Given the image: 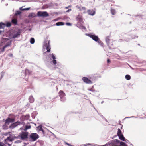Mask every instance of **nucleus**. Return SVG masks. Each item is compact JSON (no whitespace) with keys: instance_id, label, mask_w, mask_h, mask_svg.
Returning a JSON list of instances; mask_svg holds the SVG:
<instances>
[{"instance_id":"7ed1b4c3","label":"nucleus","mask_w":146,"mask_h":146,"mask_svg":"<svg viewBox=\"0 0 146 146\" xmlns=\"http://www.w3.org/2000/svg\"><path fill=\"white\" fill-rule=\"evenodd\" d=\"M39 137L38 135L36 133H31L29 136L30 139L32 141H35Z\"/></svg>"},{"instance_id":"c85d7f7f","label":"nucleus","mask_w":146,"mask_h":146,"mask_svg":"<svg viewBox=\"0 0 146 146\" xmlns=\"http://www.w3.org/2000/svg\"><path fill=\"white\" fill-rule=\"evenodd\" d=\"M120 144L121 146H127V145L124 142H120Z\"/></svg>"},{"instance_id":"c03bdc74","label":"nucleus","mask_w":146,"mask_h":146,"mask_svg":"<svg viewBox=\"0 0 146 146\" xmlns=\"http://www.w3.org/2000/svg\"><path fill=\"white\" fill-rule=\"evenodd\" d=\"M110 62V60L109 59H108L107 60V62L108 63H109Z\"/></svg>"},{"instance_id":"5701e85b","label":"nucleus","mask_w":146,"mask_h":146,"mask_svg":"<svg viewBox=\"0 0 146 146\" xmlns=\"http://www.w3.org/2000/svg\"><path fill=\"white\" fill-rule=\"evenodd\" d=\"M64 25V23L62 22H57L56 23V25L57 26H60V25Z\"/></svg>"},{"instance_id":"ea45409f","label":"nucleus","mask_w":146,"mask_h":146,"mask_svg":"<svg viewBox=\"0 0 146 146\" xmlns=\"http://www.w3.org/2000/svg\"><path fill=\"white\" fill-rule=\"evenodd\" d=\"M65 144L67 145L68 146H72V145H71L70 144L66 142H65Z\"/></svg>"},{"instance_id":"aec40b11","label":"nucleus","mask_w":146,"mask_h":146,"mask_svg":"<svg viewBox=\"0 0 146 146\" xmlns=\"http://www.w3.org/2000/svg\"><path fill=\"white\" fill-rule=\"evenodd\" d=\"M29 102L31 103H33L34 100V99L33 96H30L29 98Z\"/></svg>"},{"instance_id":"9d476101","label":"nucleus","mask_w":146,"mask_h":146,"mask_svg":"<svg viewBox=\"0 0 146 146\" xmlns=\"http://www.w3.org/2000/svg\"><path fill=\"white\" fill-rule=\"evenodd\" d=\"M76 20L80 23H83L82 16L80 15H78L76 18Z\"/></svg>"},{"instance_id":"f3484780","label":"nucleus","mask_w":146,"mask_h":146,"mask_svg":"<svg viewBox=\"0 0 146 146\" xmlns=\"http://www.w3.org/2000/svg\"><path fill=\"white\" fill-rule=\"evenodd\" d=\"M88 12L89 15H94L95 13V11L93 10H88Z\"/></svg>"},{"instance_id":"e433bc0d","label":"nucleus","mask_w":146,"mask_h":146,"mask_svg":"<svg viewBox=\"0 0 146 146\" xmlns=\"http://www.w3.org/2000/svg\"><path fill=\"white\" fill-rule=\"evenodd\" d=\"M8 56L10 57H12L13 56V54L12 53H10L8 54Z\"/></svg>"},{"instance_id":"58836bf2","label":"nucleus","mask_w":146,"mask_h":146,"mask_svg":"<svg viewBox=\"0 0 146 146\" xmlns=\"http://www.w3.org/2000/svg\"><path fill=\"white\" fill-rule=\"evenodd\" d=\"M66 25H68V26L71 25V24L70 23H66Z\"/></svg>"},{"instance_id":"dca6fc26","label":"nucleus","mask_w":146,"mask_h":146,"mask_svg":"<svg viewBox=\"0 0 146 146\" xmlns=\"http://www.w3.org/2000/svg\"><path fill=\"white\" fill-rule=\"evenodd\" d=\"M119 137V139L120 140L124 141H126V139L124 137L123 135L122 134L121 135H119V136H118Z\"/></svg>"},{"instance_id":"4468645a","label":"nucleus","mask_w":146,"mask_h":146,"mask_svg":"<svg viewBox=\"0 0 146 146\" xmlns=\"http://www.w3.org/2000/svg\"><path fill=\"white\" fill-rule=\"evenodd\" d=\"M59 96L61 98H62L65 95V94L64 93V92L60 90L59 92Z\"/></svg>"},{"instance_id":"6ab92c4d","label":"nucleus","mask_w":146,"mask_h":146,"mask_svg":"<svg viewBox=\"0 0 146 146\" xmlns=\"http://www.w3.org/2000/svg\"><path fill=\"white\" fill-rule=\"evenodd\" d=\"M6 27V24L2 22L0 23V29H3Z\"/></svg>"},{"instance_id":"423d86ee","label":"nucleus","mask_w":146,"mask_h":146,"mask_svg":"<svg viewBox=\"0 0 146 146\" xmlns=\"http://www.w3.org/2000/svg\"><path fill=\"white\" fill-rule=\"evenodd\" d=\"M15 121V118H11L9 117L7 118L5 121V124L8 125L10 123H13Z\"/></svg>"},{"instance_id":"a878e982","label":"nucleus","mask_w":146,"mask_h":146,"mask_svg":"<svg viewBox=\"0 0 146 146\" xmlns=\"http://www.w3.org/2000/svg\"><path fill=\"white\" fill-rule=\"evenodd\" d=\"M38 129L39 130V131H42V132H44V130L42 129V126H39L37 127Z\"/></svg>"},{"instance_id":"393cba45","label":"nucleus","mask_w":146,"mask_h":146,"mask_svg":"<svg viewBox=\"0 0 146 146\" xmlns=\"http://www.w3.org/2000/svg\"><path fill=\"white\" fill-rule=\"evenodd\" d=\"M20 34V32L19 31L17 32L15 34L13 35V37L16 38L18 37V36Z\"/></svg>"},{"instance_id":"a19ab883","label":"nucleus","mask_w":146,"mask_h":146,"mask_svg":"<svg viewBox=\"0 0 146 146\" xmlns=\"http://www.w3.org/2000/svg\"><path fill=\"white\" fill-rule=\"evenodd\" d=\"M0 146H4V144L3 143L0 142Z\"/></svg>"},{"instance_id":"7c9ffc66","label":"nucleus","mask_w":146,"mask_h":146,"mask_svg":"<svg viewBox=\"0 0 146 146\" xmlns=\"http://www.w3.org/2000/svg\"><path fill=\"white\" fill-rule=\"evenodd\" d=\"M125 78L127 80H129L131 79V76L129 75H127L125 76Z\"/></svg>"},{"instance_id":"49530a36","label":"nucleus","mask_w":146,"mask_h":146,"mask_svg":"<svg viewBox=\"0 0 146 146\" xmlns=\"http://www.w3.org/2000/svg\"><path fill=\"white\" fill-rule=\"evenodd\" d=\"M8 145L9 146H11V144H8Z\"/></svg>"},{"instance_id":"bb28decb","label":"nucleus","mask_w":146,"mask_h":146,"mask_svg":"<svg viewBox=\"0 0 146 146\" xmlns=\"http://www.w3.org/2000/svg\"><path fill=\"white\" fill-rule=\"evenodd\" d=\"M12 22L13 24L16 25L17 23V20L15 19H13L12 20Z\"/></svg>"},{"instance_id":"412c9836","label":"nucleus","mask_w":146,"mask_h":146,"mask_svg":"<svg viewBox=\"0 0 146 146\" xmlns=\"http://www.w3.org/2000/svg\"><path fill=\"white\" fill-rule=\"evenodd\" d=\"M103 146H113L112 144L111 141L108 142Z\"/></svg>"},{"instance_id":"f8f14e48","label":"nucleus","mask_w":146,"mask_h":146,"mask_svg":"<svg viewBox=\"0 0 146 146\" xmlns=\"http://www.w3.org/2000/svg\"><path fill=\"white\" fill-rule=\"evenodd\" d=\"M113 146H117V144L120 143V141L118 139L113 140L111 141Z\"/></svg>"},{"instance_id":"ddd939ff","label":"nucleus","mask_w":146,"mask_h":146,"mask_svg":"<svg viewBox=\"0 0 146 146\" xmlns=\"http://www.w3.org/2000/svg\"><path fill=\"white\" fill-rule=\"evenodd\" d=\"M45 47H46V49L47 50V52H49L50 51V41H48V43L47 44L46 43L45 44Z\"/></svg>"},{"instance_id":"f03ea898","label":"nucleus","mask_w":146,"mask_h":146,"mask_svg":"<svg viewBox=\"0 0 146 146\" xmlns=\"http://www.w3.org/2000/svg\"><path fill=\"white\" fill-rule=\"evenodd\" d=\"M87 35L91 38L93 40L101 44L102 42L98 37L96 35H92L90 34H88Z\"/></svg>"},{"instance_id":"6e6552de","label":"nucleus","mask_w":146,"mask_h":146,"mask_svg":"<svg viewBox=\"0 0 146 146\" xmlns=\"http://www.w3.org/2000/svg\"><path fill=\"white\" fill-rule=\"evenodd\" d=\"M106 41L108 46H110L113 44L112 42L110 43V39L109 36H107L106 38Z\"/></svg>"},{"instance_id":"f704fd0d","label":"nucleus","mask_w":146,"mask_h":146,"mask_svg":"<svg viewBox=\"0 0 146 146\" xmlns=\"http://www.w3.org/2000/svg\"><path fill=\"white\" fill-rule=\"evenodd\" d=\"M29 9H30L29 8H25V9H22V8H20V9H21L22 10H29Z\"/></svg>"},{"instance_id":"72a5a7b5","label":"nucleus","mask_w":146,"mask_h":146,"mask_svg":"<svg viewBox=\"0 0 146 146\" xmlns=\"http://www.w3.org/2000/svg\"><path fill=\"white\" fill-rule=\"evenodd\" d=\"M51 57L52 58L53 60H55L56 59V58L55 56L54 55V54L52 53L51 54Z\"/></svg>"},{"instance_id":"79ce46f5","label":"nucleus","mask_w":146,"mask_h":146,"mask_svg":"<svg viewBox=\"0 0 146 146\" xmlns=\"http://www.w3.org/2000/svg\"><path fill=\"white\" fill-rule=\"evenodd\" d=\"M71 7V5H69V6H68L67 7H65V8L66 9H68L69 8Z\"/></svg>"},{"instance_id":"2f4dec72","label":"nucleus","mask_w":146,"mask_h":146,"mask_svg":"<svg viewBox=\"0 0 146 146\" xmlns=\"http://www.w3.org/2000/svg\"><path fill=\"white\" fill-rule=\"evenodd\" d=\"M30 43L32 44H33L35 42V39L33 38H31L30 40Z\"/></svg>"},{"instance_id":"39448f33","label":"nucleus","mask_w":146,"mask_h":146,"mask_svg":"<svg viewBox=\"0 0 146 146\" xmlns=\"http://www.w3.org/2000/svg\"><path fill=\"white\" fill-rule=\"evenodd\" d=\"M21 122L19 121H17L11 124L9 126V128L11 129H13L17 126L21 124Z\"/></svg>"},{"instance_id":"9b49d317","label":"nucleus","mask_w":146,"mask_h":146,"mask_svg":"<svg viewBox=\"0 0 146 146\" xmlns=\"http://www.w3.org/2000/svg\"><path fill=\"white\" fill-rule=\"evenodd\" d=\"M11 44V41L8 42L6 44L3 48L1 50V52H3L5 50V49L7 47L10 46Z\"/></svg>"},{"instance_id":"37998d69","label":"nucleus","mask_w":146,"mask_h":146,"mask_svg":"<svg viewBox=\"0 0 146 146\" xmlns=\"http://www.w3.org/2000/svg\"><path fill=\"white\" fill-rule=\"evenodd\" d=\"M3 39L5 41H7L9 40L8 39L5 38H3Z\"/></svg>"},{"instance_id":"1a4fd4ad","label":"nucleus","mask_w":146,"mask_h":146,"mask_svg":"<svg viewBox=\"0 0 146 146\" xmlns=\"http://www.w3.org/2000/svg\"><path fill=\"white\" fill-rule=\"evenodd\" d=\"M76 7L77 9H79V11H84V13H85L86 12V8L85 7H80L79 5H78L76 6Z\"/></svg>"},{"instance_id":"cd10ccee","label":"nucleus","mask_w":146,"mask_h":146,"mask_svg":"<svg viewBox=\"0 0 146 146\" xmlns=\"http://www.w3.org/2000/svg\"><path fill=\"white\" fill-rule=\"evenodd\" d=\"M122 134L121 131V130L119 128H118V132L117 133V135L119 136V135H121Z\"/></svg>"},{"instance_id":"a18cd8bd","label":"nucleus","mask_w":146,"mask_h":146,"mask_svg":"<svg viewBox=\"0 0 146 146\" xmlns=\"http://www.w3.org/2000/svg\"><path fill=\"white\" fill-rule=\"evenodd\" d=\"M71 11V9H69V10H67L66 11V12H69L70 11Z\"/></svg>"},{"instance_id":"f257e3e1","label":"nucleus","mask_w":146,"mask_h":146,"mask_svg":"<svg viewBox=\"0 0 146 146\" xmlns=\"http://www.w3.org/2000/svg\"><path fill=\"white\" fill-rule=\"evenodd\" d=\"M29 133L28 132H21L19 135V137L22 140H26L28 136Z\"/></svg>"},{"instance_id":"4c0bfd02","label":"nucleus","mask_w":146,"mask_h":146,"mask_svg":"<svg viewBox=\"0 0 146 146\" xmlns=\"http://www.w3.org/2000/svg\"><path fill=\"white\" fill-rule=\"evenodd\" d=\"M21 13V12L20 11H17L16 13V15H19Z\"/></svg>"},{"instance_id":"c756f323","label":"nucleus","mask_w":146,"mask_h":146,"mask_svg":"<svg viewBox=\"0 0 146 146\" xmlns=\"http://www.w3.org/2000/svg\"><path fill=\"white\" fill-rule=\"evenodd\" d=\"M111 13L112 15H114L115 14V11L114 9H111Z\"/></svg>"},{"instance_id":"0eeeda50","label":"nucleus","mask_w":146,"mask_h":146,"mask_svg":"<svg viewBox=\"0 0 146 146\" xmlns=\"http://www.w3.org/2000/svg\"><path fill=\"white\" fill-rule=\"evenodd\" d=\"M82 79L84 82L86 84H91L92 83V81L87 77H83L82 78Z\"/></svg>"},{"instance_id":"473e14b6","label":"nucleus","mask_w":146,"mask_h":146,"mask_svg":"<svg viewBox=\"0 0 146 146\" xmlns=\"http://www.w3.org/2000/svg\"><path fill=\"white\" fill-rule=\"evenodd\" d=\"M11 25V24L10 22H7V23L6 24V26H7V27H10Z\"/></svg>"},{"instance_id":"a211bd4d","label":"nucleus","mask_w":146,"mask_h":146,"mask_svg":"<svg viewBox=\"0 0 146 146\" xmlns=\"http://www.w3.org/2000/svg\"><path fill=\"white\" fill-rule=\"evenodd\" d=\"M36 16V15L35 13H30L28 15V17L33 18Z\"/></svg>"},{"instance_id":"c9c22d12","label":"nucleus","mask_w":146,"mask_h":146,"mask_svg":"<svg viewBox=\"0 0 146 146\" xmlns=\"http://www.w3.org/2000/svg\"><path fill=\"white\" fill-rule=\"evenodd\" d=\"M52 62L55 65L56 64V60H53L52 61Z\"/></svg>"},{"instance_id":"4be33fe9","label":"nucleus","mask_w":146,"mask_h":146,"mask_svg":"<svg viewBox=\"0 0 146 146\" xmlns=\"http://www.w3.org/2000/svg\"><path fill=\"white\" fill-rule=\"evenodd\" d=\"M31 73V71L28 69H26L25 71V75L30 74Z\"/></svg>"},{"instance_id":"20e7f679","label":"nucleus","mask_w":146,"mask_h":146,"mask_svg":"<svg viewBox=\"0 0 146 146\" xmlns=\"http://www.w3.org/2000/svg\"><path fill=\"white\" fill-rule=\"evenodd\" d=\"M37 15L38 16L42 17H47L49 16L46 11H38L37 13Z\"/></svg>"},{"instance_id":"2eb2a0df","label":"nucleus","mask_w":146,"mask_h":146,"mask_svg":"<svg viewBox=\"0 0 146 146\" xmlns=\"http://www.w3.org/2000/svg\"><path fill=\"white\" fill-rule=\"evenodd\" d=\"M13 140L10 137H8L7 138L5 139V143L6 144L8 143L9 141L11 142Z\"/></svg>"},{"instance_id":"b1692460","label":"nucleus","mask_w":146,"mask_h":146,"mask_svg":"<svg viewBox=\"0 0 146 146\" xmlns=\"http://www.w3.org/2000/svg\"><path fill=\"white\" fill-rule=\"evenodd\" d=\"M31 127V126L30 125H26L25 126V128L24 129V131H26L28 129H30Z\"/></svg>"}]
</instances>
